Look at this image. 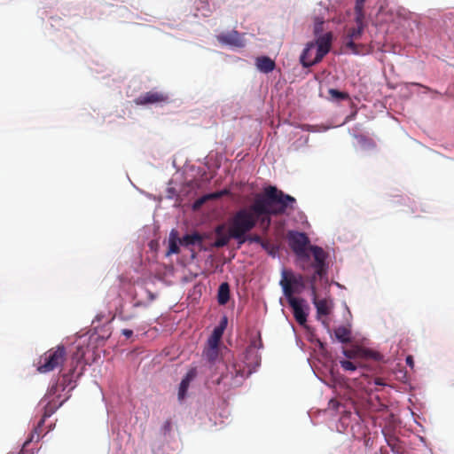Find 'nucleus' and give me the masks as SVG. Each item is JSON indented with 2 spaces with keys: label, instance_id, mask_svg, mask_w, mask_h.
I'll use <instances>...</instances> for the list:
<instances>
[{
  "label": "nucleus",
  "instance_id": "nucleus-46",
  "mask_svg": "<svg viewBox=\"0 0 454 454\" xmlns=\"http://www.w3.org/2000/svg\"><path fill=\"white\" fill-rule=\"evenodd\" d=\"M227 376H228V375H226V376H222V377H221V379H220L219 380H217V383H220V380H223L224 378H227Z\"/></svg>",
  "mask_w": 454,
  "mask_h": 454
},
{
  "label": "nucleus",
  "instance_id": "nucleus-13",
  "mask_svg": "<svg viewBox=\"0 0 454 454\" xmlns=\"http://www.w3.org/2000/svg\"><path fill=\"white\" fill-rule=\"evenodd\" d=\"M255 65L257 69L264 74L273 71L276 67L275 61L267 56L258 57Z\"/></svg>",
  "mask_w": 454,
  "mask_h": 454
},
{
  "label": "nucleus",
  "instance_id": "nucleus-10",
  "mask_svg": "<svg viewBox=\"0 0 454 454\" xmlns=\"http://www.w3.org/2000/svg\"><path fill=\"white\" fill-rule=\"evenodd\" d=\"M356 21V27H349L347 31L346 47L350 49L354 53H357L355 40L359 39L364 32V20Z\"/></svg>",
  "mask_w": 454,
  "mask_h": 454
},
{
  "label": "nucleus",
  "instance_id": "nucleus-39",
  "mask_svg": "<svg viewBox=\"0 0 454 454\" xmlns=\"http://www.w3.org/2000/svg\"><path fill=\"white\" fill-rule=\"evenodd\" d=\"M406 364H407L408 365H410L411 368L413 367V365H414V362H413V358H412V356H408L406 357Z\"/></svg>",
  "mask_w": 454,
  "mask_h": 454
},
{
  "label": "nucleus",
  "instance_id": "nucleus-18",
  "mask_svg": "<svg viewBox=\"0 0 454 454\" xmlns=\"http://www.w3.org/2000/svg\"><path fill=\"white\" fill-rule=\"evenodd\" d=\"M204 356L209 363H214L219 356L218 346L208 344V348L204 352Z\"/></svg>",
  "mask_w": 454,
  "mask_h": 454
},
{
  "label": "nucleus",
  "instance_id": "nucleus-45",
  "mask_svg": "<svg viewBox=\"0 0 454 454\" xmlns=\"http://www.w3.org/2000/svg\"><path fill=\"white\" fill-rule=\"evenodd\" d=\"M322 323L325 325V327L329 326L325 319L322 320Z\"/></svg>",
  "mask_w": 454,
  "mask_h": 454
},
{
  "label": "nucleus",
  "instance_id": "nucleus-15",
  "mask_svg": "<svg viewBox=\"0 0 454 454\" xmlns=\"http://www.w3.org/2000/svg\"><path fill=\"white\" fill-rule=\"evenodd\" d=\"M245 358L248 366L256 367L261 363V357L258 352L252 347L247 349Z\"/></svg>",
  "mask_w": 454,
  "mask_h": 454
},
{
  "label": "nucleus",
  "instance_id": "nucleus-38",
  "mask_svg": "<svg viewBox=\"0 0 454 454\" xmlns=\"http://www.w3.org/2000/svg\"><path fill=\"white\" fill-rule=\"evenodd\" d=\"M343 354L345 355L346 357L348 358H352L354 354H353V351L351 350H348V349H344L343 350Z\"/></svg>",
  "mask_w": 454,
  "mask_h": 454
},
{
  "label": "nucleus",
  "instance_id": "nucleus-34",
  "mask_svg": "<svg viewBox=\"0 0 454 454\" xmlns=\"http://www.w3.org/2000/svg\"><path fill=\"white\" fill-rule=\"evenodd\" d=\"M233 372H235V377L240 376L243 378V372L240 369H237L236 365H232V371L230 373L232 375Z\"/></svg>",
  "mask_w": 454,
  "mask_h": 454
},
{
  "label": "nucleus",
  "instance_id": "nucleus-31",
  "mask_svg": "<svg viewBox=\"0 0 454 454\" xmlns=\"http://www.w3.org/2000/svg\"><path fill=\"white\" fill-rule=\"evenodd\" d=\"M172 429V423L171 421L168 419V420H166L162 426V430L164 432V434H168L170 433Z\"/></svg>",
  "mask_w": 454,
  "mask_h": 454
},
{
  "label": "nucleus",
  "instance_id": "nucleus-20",
  "mask_svg": "<svg viewBox=\"0 0 454 454\" xmlns=\"http://www.w3.org/2000/svg\"><path fill=\"white\" fill-rule=\"evenodd\" d=\"M232 239L228 231V234L216 236V239L214 242V247L219 248L226 246L230 239Z\"/></svg>",
  "mask_w": 454,
  "mask_h": 454
},
{
  "label": "nucleus",
  "instance_id": "nucleus-22",
  "mask_svg": "<svg viewBox=\"0 0 454 454\" xmlns=\"http://www.w3.org/2000/svg\"><path fill=\"white\" fill-rule=\"evenodd\" d=\"M328 93L333 98L336 100H344L349 98L348 93L340 91L336 89H330Z\"/></svg>",
  "mask_w": 454,
  "mask_h": 454
},
{
  "label": "nucleus",
  "instance_id": "nucleus-5",
  "mask_svg": "<svg viewBox=\"0 0 454 454\" xmlns=\"http://www.w3.org/2000/svg\"><path fill=\"white\" fill-rule=\"evenodd\" d=\"M66 360V348L63 345H58L50 348L39 357L36 370L40 373H47L61 368Z\"/></svg>",
  "mask_w": 454,
  "mask_h": 454
},
{
  "label": "nucleus",
  "instance_id": "nucleus-49",
  "mask_svg": "<svg viewBox=\"0 0 454 454\" xmlns=\"http://www.w3.org/2000/svg\"><path fill=\"white\" fill-rule=\"evenodd\" d=\"M434 94H437V95H441V93L437 92V91H434Z\"/></svg>",
  "mask_w": 454,
  "mask_h": 454
},
{
  "label": "nucleus",
  "instance_id": "nucleus-29",
  "mask_svg": "<svg viewBox=\"0 0 454 454\" xmlns=\"http://www.w3.org/2000/svg\"><path fill=\"white\" fill-rule=\"evenodd\" d=\"M323 24L324 20L320 18L316 19L315 26H314V34L317 35L323 31Z\"/></svg>",
  "mask_w": 454,
  "mask_h": 454
},
{
  "label": "nucleus",
  "instance_id": "nucleus-8",
  "mask_svg": "<svg viewBox=\"0 0 454 454\" xmlns=\"http://www.w3.org/2000/svg\"><path fill=\"white\" fill-rule=\"evenodd\" d=\"M315 279H311V295H312V301L317 309V317L318 319H321L323 316H328L331 313V309L333 308V304L331 301H327L326 299L318 300L317 297V288L315 286Z\"/></svg>",
  "mask_w": 454,
  "mask_h": 454
},
{
  "label": "nucleus",
  "instance_id": "nucleus-11",
  "mask_svg": "<svg viewBox=\"0 0 454 454\" xmlns=\"http://www.w3.org/2000/svg\"><path fill=\"white\" fill-rule=\"evenodd\" d=\"M217 40L222 44L230 45L236 48H243L246 45L242 35L236 30L218 35Z\"/></svg>",
  "mask_w": 454,
  "mask_h": 454
},
{
  "label": "nucleus",
  "instance_id": "nucleus-36",
  "mask_svg": "<svg viewBox=\"0 0 454 454\" xmlns=\"http://www.w3.org/2000/svg\"><path fill=\"white\" fill-rule=\"evenodd\" d=\"M207 199H208V197H207V196H205V197H203V198H201V199H200V200H196V201H195V203H194V207H195V208L199 207H200V206H201V205L205 202V200H207Z\"/></svg>",
  "mask_w": 454,
  "mask_h": 454
},
{
  "label": "nucleus",
  "instance_id": "nucleus-30",
  "mask_svg": "<svg viewBox=\"0 0 454 454\" xmlns=\"http://www.w3.org/2000/svg\"><path fill=\"white\" fill-rule=\"evenodd\" d=\"M226 194H229V191L228 190H223V191H220V192H213L211 194H208L207 197H208V199H219L222 196L226 195Z\"/></svg>",
  "mask_w": 454,
  "mask_h": 454
},
{
  "label": "nucleus",
  "instance_id": "nucleus-44",
  "mask_svg": "<svg viewBox=\"0 0 454 454\" xmlns=\"http://www.w3.org/2000/svg\"><path fill=\"white\" fill-rule=\"evenodd\" d=\"M363 140H364V142H368V143H369V145H372V147H375V144H374V142H372V141H371V140H366V139H363Z\"/></svg>",
  "mask_w": 454,
  "mask_h": 454
},
{
  "label": "nucleus",
  "instance_id": "nucleus-3",
  "mask_svg": "<svg viewBox=\"0 0 454 454\" xmlns=\"http://www.w3.org/2000/svg\"><path fill=\"white\" fill-rule=\"evenodd\" d=\"M265 200L254 199L248 207H242L235 212L229 222V232L239 245L244 244V236L250 232L257 224V215L267 213Z\"/></svg>",
  "mask_w": 454,
  "mask_h": 454
},
{
  "label": "nucleus",
  "instance_id": "nucleus-42",
  "mask_svg": "<svg viewBox=\"0 0 454 454\" xmlns=\"http://www.w3.org/2000/svg\"><path fill=\"white\" fill-rule=\"evenodd\" d=\"M259 245H260L262 248H264V249H266V250H267V249H268V247H269V245H270V244H269V242H268V241H265V240H263V239H262V243H259Z\"/></svg>",
  "mask_w": 454,
  "mask_h": 454
},
{
  "label": "nucleus",
  "instance_id": "nucleus-43",
  "mask_svg": "<svg viewBox=\"0 0 454 454\" xmlns=\"http://www.w3.org/2000/svg\"><path fill=\"white\" fill-rule=\"evenodd\" d=\"M62 380H63V381H64V382H63V384H65L67 380H69V374H66V373H64V374L62 375Z\"/></svg>",
  "mask_w": 454,
  "mask_h": 454
},
{
  "label": "nucleus",
  "instance_id": "nucleus-33",
  "mask_svg": "<svg viewBox=\"0 0 454 454\" xmlns=\"http://www.w3.org/2000/svg\"><path fill=\"white\" fill-rule=\"evenodd\" d=\"M215 233L216 236L224 235V225H217L215 229Z\"/></svg>",
  "mask_w": 454,
  "mask_h": 454
},
{
  "label": "nucleus",
  "instance_id": "nucleus-23",
  "mask_svg": "<svg viewBox=\"0 0 454 454\" xmlns=\"http://www.w3.org/2000/svg\"><path fill=\"white\" fill-rule=\"evenodd\" d=\"M197 10L201 11V15L208 16V13L210 12L209 4L207 1L199 0L197 4Z\"/></svg>",
  "mask_w": 454,
  "mask_h": 454
},
{
  "label": "nucleus",
  "instance_id": "nucleus-4",
  "mask_svg": "<svg viewBox=\"0 0 454 454\" xmlns=\"http://www.w3.org/2000/svg\"><path fill=\"white\" fill-rule=\"evenodd\" d=\"M333 42L332 32L318 35L316 42H309L303 50L300 61L304 67H312L319 63L330 51Z\"/></svg>",
  "mask_w": 454,
  "mask_h": 454
},
{
  "label": "nucleus",
  "instance_id": "nucleus-40",
  "mask_svg": "<svg viewBox=\"0 0 454 454\" xmlns=\"http://www.w3.org/2000/svg\"><path fill=\"white\" fill-rule=\"evenodd\" d=\"M374 384L377 386H384L385 385V383L382 381V379H380V378H375Z\"/></svg>",
  "mask_w": 454,
  "mask_h": 454
},
{
  "label": "nucleus",
  "instance_id": "nucleus-1",
  "mask_svg": "<svg viewBox=\"0 0 454 454\" xmlns=\"http://www.w3.org/2000/svg\"><path fill=\"white\" fill-rule=\"evenodd\" d=\"M287 239L290 248L297 256L300 262V267L306 270L309 268V261L310 259L309 251L311 252L314 262L311 267L314 268L315 273L313 279L316 278H323L327 273L326 258L327 254L318 246L309 245V239L304 232L291 231L287 234Z\"/></svg>",
  "mask_w": 454,
  "mask_h": 454
},
{
  "label": "nucleus",
  "instance_id": "nucleus-7",
  "mask_svg": "<svg viewBox=\"0 0 454 454\" xmlns=\"http://www.w3.org/2000/svg\"><path fill=\"white\" fill-rule=\"evenodd\" d=\"M280 286L285 293V286L288 287L292 292V296L294 294H300L304 288V278L302 275H294L293 272L284 270L281 274Z\"/></svg>",
  "mask_w": 454,
  "mask_h": 454
},
{
  "label": "nucleus",
  "instance_id": "nucleus-37",
  "mask_svg": "<svg viewBox=\"0 0 454 454\" xmlns=\"http://www.w3.org/2000/svg\"><path fill=\"white\" fill-rule=\"evenodd\" d=\"M122 335H124L127 339L130 338L133 335V331L129 329H123L121 331Z\"/></svg>",
  "mask_w": 454,
  "mask_h": 454
},
{
  "label": "nucleus",
  "instance_id": "nucleus-28",
  "mask_svg": "<svg viewBox=\"0 0 454 454\" xmlns=\"http://www.w3.org/2000/svg\"><path fill=\"white\" fill-rule=\"evenodd\" d=\"M50 414H47V413H44L43 418L40 419V421L38 422L37 426L35 427L34 430H36V442L40 439V436H41V434H42V427L44 423V420L47 417H49Z\"/></svg>",
  "mask_w": 454,
  "mask_h": 454
},
{
  "label": "nucleus",
  "instance_id": "nucleus-12",
  "mask_svg": "<svg viewBox=\"0 0 454 454\" xmlns=\"http://www.w3.org/2000/svg\"><path fill=\"white\" fill-rule=\"evenodd\" d=\"M197 375V371L195 368L190 369L184 379L182 380L179 389H178V399L183 400L187 393V390L189 388L190 383L192 380H194V378Z\"/></svg>",
  "mask_w": 454,
  "mask_h": 454
},
{
  "label": "nucleus",
  "instance_id": "nucleus-16",
  "mask_svg": "<svg viewBox=\"0 0 454 454\" xmlns=\"http://www.w3.org/2000/svg\"><path fill=\"white\" fill-rule=\"evenodd\" d=\"M335 337L341 343L351 341V331L346 326H339L334 330Z\"/></svg>",
  "mask_w": 454,
  "mask_h": 454
},
{
  "label": "nucleus",
  "instance_id": "nucleus-21",
  "mask_svg": "<svg viewBox=\"0 0 454 454\" xmlns=\"http://www.w3.org/2000/svg\"><path fill=\"white\" fill-rule=\"evenodd\" d=\"M223 333V327L215 328L212 336L208 340V344H215V346H218V342L220 338L222 337Z\"/></svg>",
  "mask_w": 454,
  "mask_h": 454
},
{
  "label": "nucleus",
  "instance_id": "nucleus-25",
  "mask_svg": "<svg viewBox=\"0 0 454 454\" xmlns=\"http://www.w3.org/2000/svg\"><path fill=\"white\" fill-rule=\"evenodd\" d=\"M340 366L345 370V371H356L357 369V366L355 363L349 361V360H340Z\"/></svg>",
  "mask_w": 454,
  "mask_h": 454
},
{
  "label": "nucleus",
  "instance_id": "nucleus-47",
  "mask_svg": "<svg viewBox=\"0 0 454 454\" xmlns=\"http://www.w3.org/2000/svg\"><path fill=\"white\" fill-rule=\"evenodd\" d=\"M130 318H131V317H124V319H125V320H129V319H130Z\"/></svg>",
  "mask_w": 454,
  "mask_h": 454
},
{
  "label": "nucleus",
  "instance_id": "nucleus-26",
  "mask_svg": "<svg viewBox=\"0 0 454 454\" xmlns=\"http://www.w3.org/2000/svg\"><path fill=\"white\" fill-rule=\"evenodd\" d=\"M244 243L245 242H249V243H256V244H259V243H262V239L261 236L257 235V234H253V235H247L246 234L244 236Z\"/></svg>",
  "mask_w": 454,
  "mask_h": 454
},
{
  "label": "nucleus",
  "instance_id": "nucleus-41",
  "mask_svg": "<svg viewBox=\"0 0 454 454\" xmlns=\"http://www.w3.org/2000/svg\"><path fill=\"white\" fill-rule=\"evenodd\" d=\"M302 129H303L304 130H307V131H315V129L312 128V126L308 125V124H304V125L302 126Z\"/></svg>",
  "mask_w": 454,
  "mask_h": 454
},
{
  "label": "nucleus",
  "instance_id": "nucleus-14",
  "mask_svg": "<svg viewBox=\"0 0 454 454\" xmlns=\"http://www.w3.org/2000/svg\"><path fill=\"white\" fill-rule=\"evenodd\" d=\"M203 238L200 234L195 232L192 234H186L179 239V243L184 247H190L196 244H201Z\"/></svg>",
  "mask_w": 454,
  "mask_h": 454
},
{
  "label": "nucleus",
  "instance_id": "nucleus-48",
  "mask_svg": "<svg viewBox=\"0 0 454 454\" xmlns=\"http://www.w3.org/2000/svg\"><path fill=\"white\" fill-rule=\"evenodd\" d=\"M389 445L391 446V448H392V450H393V451H395V448H394V446H392V445H391L390 443H389Z\"/></svg>",
  "mask_w": 454,
  "mask_h": 454
},
{
  "label": "nucleus",
  "instance_id": "nucleus-9",
  "mask_svg": "<svg viewBox=\"0 0 454 454\" xmlns=\"http://www.w3.org/2000/svg\"><path fill=\"white\" fill-rule=\"evenodd\" d=\"M168 100V97L166 93L157 91V90H150L137 98L134 102L137 106H145L152 104H160L165 103Z\"/></svg>",
  "mask_w": 454,
  "mask_h": 454
},
{
  "label": "nucleus",
  "instance_id": "nucleus-32",
  "mask_svg": "<svg viewBox=\"0 0 454 454\" xmlns=\"http://www.w3.org/2000/svg\"><path fill=\"white\" fill-rule=\"evenodd\" d=\"M339 406H340V403H339V402H338L337 400H335V399H331V400L329 401V403H328V408H329V409H333V410H335V411H336V410H338Z\"/></svg>",
  "mask_w": 454,
  "mask_h": 454
},
{
  "label": "nucleus",
  "instance_id": "nucleus-2",
  "mask_svg": "<svg viewBox=\"0 0 454 454\" xmlns=\"http://www.w3.org/2000/svg\"><path fill=\"white\" fill-rule=\"evenodd\" d=\"M254 199L265 200L268 204H265L267 213L257 215V223L260 227L267 231L271 224L272 215H280L286 213L287 209H294L296 200L288 194H285L281 190L276 186H267L264 188L262 193H259Z\"/></svg>",
  "mask_w": 454,
  "mask_h": 454
},
{
  "label": "nucleus",
  "instance_id": "nucleus-6",
  "mask_svg": "<svg viewBox=\"0 0 454 454\" xmlns=\"http://www.w3.org/2000/svg\"><path fill=\"white\" fill-rule=\"evenodd\" d=\"M285 296L293 309V314L297 323L301 325H305L309 314V306L306 304V301L292 296V292L287 286H285Z\"/></svg>",
  "mask_w": 454,
  "mask_h": 454
},
{
  "label": "nucleus",
  "instance_id": "nucleus-27",
  "mask_svg": "<svg viewBox=\"0 0 454 454\" xmlns=\"http://www.w3.org/2000/svg\"><path fill=\"white\" fill-rule=\"evenodd\" d=\"M50 414H47V413H44L43 418L40 419V421L38 422L37 426L35 427L34 430H36V442L40 439V436H41V434H42V427L44 423V420L47 417H49Z\"/></svg>",
  "mask_w": 454,
  "mask_h": 454
},
{
  "label": "nucleus",
  "instance_id": "nucleus-24",
  "mask_svg": "<svg viewBox=\"0 0 454 454\" xmlns=\"http://www.w3.org/2000/svg\"><path fill=\"white\" fill-rule=\"evenodd\" d=\"M180 252L179 247L177 245L176 239L175 237H170L169 239V246L168 254H178Z\"/></svg>",
  "mask_w": 454,
  "mask_h": 454
},
{
  "label": "nucleus",
  "instance_id": "nucleus-17",
  "mask_svg": "<svg viewBox=\"0 0 454 454\" xmlns=\"http://www.w3.org/2000/svg\"><path fill=\"white\" fill-rule=\"evenodd\" d=\"M230 299V286L229 284L222 283L218 288L217 301L220 305H224Z\"/></svg>",
  "mask_w": 454,
  "mask_h": 454
},
{
  "label": "nucleus",
  "instance_id": "nucleus-19",
  "mask_svg": "<svg viewBox=\"0 0 454 454\" xmlns=\"http://www.w3.org/2000/svg\"><path fill=\"white\" fill-rule=\"evenodd\" d=\"M366 0H356L355 12L356 21L360 22V20H364V6Z\"/></svg>",
  "mask_w": 454,
  "mask_h": 454
},
{
  "label": "nucleus",
  "instance_id": "nucleus-35",
  "mask_svg": "<svg viewBox=\"0 0 454 454\" xmlns=\"http://www.w3.org/2000/svg\"><path fill=\"white\" fill-rule=\"evenodd\" d=\"M36 430H33L30 434L29 438L25 442L24 445H27L30 442L36 441Z\"/></svg>",
  "mask_w": 454,
  "mask_h": 454
}]
</instances>
